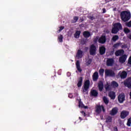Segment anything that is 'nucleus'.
<instances>
[{"label":"nucleus","instance_id":"5","mask_svg":"<svg viewBox=\"0 0 131 131\" xmlns=\"http://www.w3.org/2000/svg\"><path fill=\"white\" fill-rule=\"evenodd\" d=\"M105 76L106 77H115V73L112 70L106 69L105 70Z\"/></svg>","mask_w":131,"mask_h":131},{"label":"nucleus","instance_id":"45","mask_svg":"<svg viewBox=\"0 0 131 131\" xmlns=\"http://www.w3.org/2000/svg\"><path fill=\"white\" fill-rule=\"evenodd\" d=\"M114 52H115V50L113 49V50L111 51V55H113V54H114Z\"/></svg>","mask_w":131,"mask_h":131},{"label":"nucleus","instance_id":"38","mask_svg":"<svg viewBox=\"0 0 131 131\" xmlns=\"http://www.w3.org/2000/svg\"><path fill=\"white\" fill-rule=\"evenodd\" d=\"M86 43V39H82L81 40V45H85Z\"/></svg>","mask_w":131,"mask_h":131},{"label":"nucleus","instance_id":"4","mask_svg":"<svg viewBox=\"0 0 131 131\" xmlns=\"http://www.w3.org/2000/svg\"><path fill=\"white\" fill-rule=\"evenodd\" d=\"M89 53L91 56H96L97 55V47L95 45L92 44L90 46Z\"/></svg>","mask_w":131,"mask_h":131},{"label":"nucleus","instance_id":"54","mask_svg":"<svg viewBox=\"0 0 131 131\" xmlns=\"http://www.w3.org/2000/svg\"><path fill=\"white\" fill-rule=\"evenodd\" d=\"M129 96H130V99H131V92L129 93Z\"/></svg>","mask_w":131,"mask_h":131},{"label":"nucleus","instance_id":"10","mask_svg":"<svg viewBox=\"0 0 131 131\" xmlns=\"http://www.w3.org/2000/svg\"><path fill=\"white\" fill-rule=\"evenodd\" d=\"M114 62L115 61L113 58H107L106 60V66L108 67H111V66H113Z\"/></svg>","mask_w":131,"mask_h":131},{"label":"nucleus","instance_id":"29","mask_svg":"<svg viewBox=\"0 0 131 131\" xmlns=\"http://www.w3.org/2000/svg\"><path fill=\"white\" fill-rule=\"evenodd\" d=\"M78 16H74L73 18V20H72V23H76L78 21Z\"/></svg>","mask_w":131,"mask_h":131},{"label":"nucleus","instance_id":"53","mask_svg":"<svg viewBox=\"0 0 131 131\" xmlns=\"http://www.w3.org/2000/svg\"><path fill=\"white\" fill-rule=\"evenodd\" d=\"M105 3H106V4H107V3H109V1H107V0H105Z\"/></svg>","mask_w":131,"mask_h":131},{"label":"nucleus","instance_id":"20","mask_svg":"<svg viewBox=\"0 0 131 131\" xmlns=\"http://www.w3.org/2000/svg\"><path fill=\"white\" fill-rule=\"evenodd\" d=\"M103 89H104V84L102 81H100L98 83V90L100 92H102V91H103Z\"/></svg>","mask_w":131,"mask_h":131},{"label":"nucleus","instance_id":"23","mask_svg":"<svg viewBox=\"0 0 131 131\" xmlns=\"http://www.w3.org/2000/svg\"><path fill=\"white\" fill-rule=\"evenodd\" d=\"M82 51L78 50L77 54V57L78 59L82 58Z\"/></svg>","mask_w":131,"mask_h":131},{"label":"nucleus","instance_id":"42","mask_svg":"<svg viewBox=\"0 0 131 131\" xmlns=\"http://www.w3.org/2000/svg\"><path fill=\"white\" fill-rule=\"evenodd\" d=\"M89 19H90V20H95L96 18L94 16H90L89 17Z\"/></svg>","mask_w":131,"mask_h":131},{"label":"nucleus","instance_id":"11","mask_svg":"<svg viewBox=\"0 0 131 131\" xmlns=\"http://www.w3.org/2000/svg\"><path fill=\"white\" fill-rule=\"evenodd\" d=\"M129 114V112L126 111H123L121 112L120 114V117L122 119H124L125 117L127 116H128V115Z\"/></svg>","mask_w":131,"mask_h":131},{"label":"nucleus","instance_id":"2","mask_svg":"<svg viewBox=\"0 0 131 131\" xmlns=\"http://www.w3.org/2000/svg\"><path fill=\"white\" fill-rule=\"evenodd\" d=\"M119 30H122V26L121 23H116L114 24V27L112 29V33L116 34Z\"/></svg>","mask_w":131,"mask_h":131},{"label":"nucleus","instance_id":"36","mask_svg":"<svg viewBox=\"0 0 131 131\" xmlns=\"http://www.w3.org/2000/svg\"><path fill=\"white\" fill-rule=\"evenodd\" d=\"M111 121H112V118L110 116H108L106 119V122H111Z\"/></svg>","mask_w":131,"mask_h":131},{"label":"nucleus","instance_id":"15","mask_svg":"<svg viewBox=\"0 0 131 131\" xmlns=\"http://www.w3.org/2000/svg\"><path fill=\"white\" fill-rule=\"evenodd\" d=\"M93 81H97L99 79V73L95 72L92 76Z\"/></svg>","mask_w":131,"mask_h":131},{"label":"nucleus","instance_id":"33","mask_svg":"<svg viewBox=\"0 0 131 131\" xmlns=\"http://www.w3.org/2000/svg\"><path fill=\"white\" fill-rule=\"evenodd\" d=\"M84 105V104H83V103H82V102H81V101L80 100V101H79V105H78L79 107V108H83Z\"/></svg>","mask_w":131,"mask_h":131},{"label":"nucleus","instance_id":"47","mask_svg":"<svg viewBox=\"0 0 131 131\" xmlns=\"http://www.w3.org/2000/svg\"><path fill=\"white\" fill-rule=\"evenodd\" d=\"M127 37L128 38H129V39H130L131 40V34H129L127 36Z\"/></svg>","mask_w":131,"mask_h":131},{"label":"nucleus","instance_id":"43","mask_svg":"<svg viewBox=\"0 0 131 131\" xmlns=\"http://www.w3.org/2000/svg\"><path fill=\"white\" fill-rule=\"evenodd\" d=\"M63 29H64V27L61 26L60 27H59V30L58 31L59 32H61V31H62Z\"/></svg>","mask_w":131,"mask_h":131},{"label":"nucleus","instance_id":"3","mask_svg":"<svg viewBox=\"0 0 131 131\" xmlns=\"http://www.w3.org/2000/svg\"><path fill=\"white\" fill-rule=\"evenodd\" d=\"M91 82L90 80H86L84 83V87L82 88V93L84 95H89V89H90V85Z\"/></svg>","mask_w":131,"mask_h":131},{"label":"nucleus","instance_id":"6","mask_svg":"<svg viewBox=\"0 0 131 131\" xmlns=\"http://www.w3.org/2000/svg\"><path fill=\"white\" fill-rule=\"evenodd\" d=\"M118 101L120 104H122L125 101V95L124 93H121L118 97Z\"/></svg>","mask_w":131,"mask_h":131},{"label":"nucleus","instance_id":"26","mask_svg":"<svg viewBox=\"0 0 131 131\" xmlns=\"http://www.w3.org/2000/svg\"><path fill=\"white\" fill-rule=\"evenodd\" d=\"M119 38V36H118V35H115L113 36L112 38V40H113V41H114V42H115V41H116L117 40H118Z\"/></svg>","mask_w":131,"mask_h":131},{"label":"nucleus","instance_id":"25","mask_svg":"<svg viewBox=\"0 0 131 131\" xmlns=\"http://www.w3.org/2000/svg\"><path fill=\"white\" fill-rule=\"evenodd\" d=\"M80 31H76L75 33L74 34V37H75V38H79L80 35Z\"/></svg>","mask_w":131,"mask_h":131},{"label":"nucleus","instance_id":"31","mask_svg":"<svg viewBox=\"0 0 131 131\" xmlns=\"http://www.w3.org/2000/svg\"><path fill=\"white\" fill-rule=\"evenodd\" d=\"M58 39L59 42H63V35H60V36H58Z\"/></svg>","mask_w":131,"mask_h":131},{"label":"nucleus","instance_id":"9","mask_svg":"<svg viewBox=\"0 0 131 131\" xmlns=\"http://www.w3.org/2000/svg\"><path fill=\"white\" fill-rule=\"evenodd\" d=\"M106 36L102 35L101 37L98 39L99 43H101L102 45H104V43H106Z\"/></svg>","mask_w":131,"mask_h":131},{"label":"nucleus","instance_id":"46","mask_svg":"<svg viewBox=\"0 0 131 131\" xmlns=\"http://www.w3.org/2000/svg\"><path fill=\"white\" fill-rule=\"evenodd\" d=\"M102 11H103V14H105V13H106V9H105V8H103L102 9Z\"/></svg>","mask_w":131,"mask_h":131},{"label":"nucleus","instance_id":"22","mask_svg":"<svg viewBox=\"0 0 131 131\" xmlns=\"http://www.w3.org/2000/svg\"><path fill=\"white\" fill-rule=\"evenodd\" d=\"M83 35L85 38H89L91 36V33L89 31H84L83 33Z\"/></svg>","mask_w":131,"mask_h":131},{"label":"nucleus","instance_id":"1","mask_svg":"<svg viewBox=\"0 0 131 131\" xmlns=\"http://www.w3.org/2000/svg\"><path fill=\"white\" fill-rule=\"evenodd\" d=\"M120 17L122 21L123 22H127L131 17L130 12L127 11H124L121 12Z\"/></svg>","mask_w":131,"mask_h":131},{"label":"nucleus","instance_id":"49","mask_svg":"<svg viewBox=\"0 0 131 131\" xmlns=\"http://www.w3.org/2000/svg\"><path fill=\"white\" fill-rule=\"evenodd\" d=\"M105 90L109 91V86H107L106 87H105Z\"/></svg>","mask_w":131,"mask_h":131},{"label":"nucleus","instance_id":"12","mask_svg":"<svg viewBox=\"0 0 131 131\" xmlns=\"http://www.w3.org/2000/svg\"><path fill=\"white\" fill-rule=\"evenodd\" d=\"M124 54V50L123 49H120L116 51L115 53V55L116 57H118L119 56H122Z\"/></svg>","mask_w":131,"mask_h":131},{"label":"nucleus","instance_id":"30","mask_svg":"<svg viewBox=\"0 0 131 131\" xmlns=\"http://www.w3.org/2000/svg\"><path fill=\"white\" fill-rule=\"evenodd\" d=\"M104 69H100L99 70V74L100 76H104Z\"/></svg>","mask_w":131,"mask_h":131},{"label":"nucleus","instance_id":"28","mask_svg":"<svg viewBox=\"0 0 131 131\" xmlns=\"http://www.w3.org/2000/svg\"><path fill=\"white\" fill-rule=\"evenodd\" d=\"M121 45H122V43L121 42H117L114 44L113 47L114 49H117L118 47H119V46H121Z\"/></svg>","mask_w":131,"mask_h":131},{"label":"nucleus","instance_id":"52","mask_svg":"<svg viewBox=\"0 0 131 131\" xmlns=\"http://www.w3.org/2000/svg\"><path fill=\"white\" fill-rule=\"evenodd\" d=\"M79 119H80V120H82V118H81L80 117H79Z\"/></svg>","mask_w":131,"mask_h":131},{"label":"nucleus","instance_id":"34","mask_svg":"<svg viewBox=\"0 0 131 131\" xmlns=\"http://www.w3.org/2000/svg\"><path fill=\"white\" fill-rule=\"evenodd\" d=\"M112 85H113V86H116V88H117V86H118V83H117V82L115 81H113L112 82Z\"/></svg>","mask_w":131,"mask_h":131},{"label":"nucleus","instance_id":"39","mask_svg":"<svg viewBox=\"0 0 131 131\" xmlns=\"http://www.w3.org/2000/svg\"><path fill=\"white\" fill-rule=\"evenodd\" d=\"M92 63V59H89L88 60V61H86V65L87 66H89V65H91V63Z\"/></svg>","mask_w":131,"mask_h":131},{"label":"nucleus","instance_id":"40","mask_svg":"<svg viewBox=\"0 0 131 131\" xmlns=\"http://www.w3.org/2000/svg\"><path fill=\"white\" fill-rule=\"evenodd\" d=\"M125 25L126 26H127V27H131V20L129 22L126 23Z\"/></svg>","mask_w":131,"mask_h":131},{"label":"nucleus","instance_id":"48","mask_svg":"<svg viewBox=\"0 0 131 131\" xmlns=\"http://www.w3.org/2000/svg\"><path fill=\"white\" fill-rule=\"evenodd\" d=\"M114 131H118V129L117 128V127H115L114 128Z\"/></svg>","mask_w":131,"mask_h":131},{"label":"nucleus","instance_id":"7","mask_svg":"<svg viewBox=\"0 0 131 131\" xmlns=\"http://www.w3.org/2000/svg\"><path fill=\"white\" fill-rule=\"evenodd\" d=\"M102 110L103 112H105L106 110H105V108L104 107V106L103 105H98L96 106V113H101L102 112Z\"/></svg>","mask_w":131,"mask_h":131},{"label":"nucleus","instance_id":"24","mask_svg":"<svg viewBox=\"0 0 131 131\" xmlns=\"http://www.w3.org/2000/svg\"><path fill=\"white\" fill-rule=\"evenodd\" d=\"M81 85H82V77H80L79 78V80L78 81V83H77L78 88H80Z\"/></svg>","mask_w":131,"mask_h":131},{"label":"nucleus","instance_id":"44","mask_svg":"<svg viewBox=\"0 0 131 131\" xmlns=\"http://www.w3.org/2000/svg\"><path fill=\"white\" fill-rule=\"evenodd\" d=\"M69 98H70V99H72V98H73V95L71 93H70L69 94Z\"/></svg>","mask_w":131,"mask_h":131},{"label":"nucleus","instance_id":"37","mask_svg":"<svg viewBox=\"0 0 131 131\" xmlns=\"http://www.w3.org/2000/svg\"><path fill=\"white\" fill-rule=\"evenodd\" d=\"M93 41L95 43H97L99 41V37L96 36L93 40Z\"/></svg>","mask_w":131,"mask_h":131},{"label":"nucleus","instance_id":"8","mask_svg":"<svg viewBox=\"0 0 131 131\" xmlns=\"http://www.w3.org/2000/svg\"><path fill=\"white\" fill-rule=\"evenodd\" d=\"M124 85L128 88V89H131V78H128L125 81H124Z\"/></svg>","mask_w":131,"mask_h":131},{"label":"nucleus","instance_id":"14","mask_svg":"<svg viewBox=\"0 0 131 131\" xmlns=\"http://www.w3.org/2000/svg\"><path fill=\"white\" fill-rule=\"evenodd\" d=\"M127 56L125 54L123 55L119 58V61L120 63H124L126 61Z\"/></svg>","mask_w":131,"mask_h":131},{"label":"nucleus","instance_id":"51","mask_svg":"<svg viewBox=\"0 0 131 131\" xmlns=\"http://www.w3.org/2000/svg\"><path fill=\"white\" fill-rule=\"evenodd\" d=\"M67 75H68V76H70V75H71L70 73V72H68L67 73Z\"/></svg>","mask_w":131,"mask_h":131},{"label":"nucleus","instance_id":"19","mask_svg":"<svg viewBox=\"0 0 131 131\" xmlns=\"http://www.w3.org/2000/svg\"><path fill=\"white\" fill-rule=\"evenodd\" d=\"M76 69L79 72H81L82 70L80 68V63L79 62V60H77L76 62Z\"/></svg>","mask_w":131,"mask_h":131},{"label":"nucleus","instance_id":"13","mask_svg":"<svg viewBox=\"0 0 131 131\" xmlns=\"http://www.w3.org/2000/svg\"><path fill=\"white\" fill-rule=\"evenodd\" d=\"M118 113V108L117 107H114L110 111V114L112 116H114V115H116Z\"/></svg>","mask_w":131,"mask_h":131},{"label":"nucleus","instance_id":"27","mask_svg":"<svg viewBox=\"0 0 131 131\" xmlns=\"http://www.w3.org/2000/svg\"><path fill=\"white\" fill-rule=\"evenodd\" d=\"M103 101L106 105H108V104H109V100L105 96L103 97Z\"/></svg>","mask_w":131,"mask_h":131},{"label":"nucleus","instance_id":"32","mask_svg":"<svg viewBox=\"0 0 131 131\" xmlns=\"http://www.w3.org/2000/svg\"><path fill=\"white\" fill-rule=\"evenodd\" d=\"M124 32L125 33V34H127V33H129V32H130V30L127 28H125L124 29Z\"/></svg>","mask_w":131,"mask_h":131},{"label":"nucleus","instance_id":"50","mask_svg":"<svg viewBox=\"0 0 131 131\" xmlns=\"http://www.w3.org/2000/svg\"><path fill=\"white\" fill-rule=\"evenodd\" d=\"M83 108H84V109H88V106H84V105Z\"/></svg>","mask_w":131,"mask_h":131},{"label":"nucleus","instance_id":"18","mask_svg":"<svg viewBox=\"0 0 131 131\" xmlns=\"http://www.w3.org/2000/svg\"><path fill=\"white\" fill-rule=\"evenodd\" d=\"M98 93L96 90H91L90 92L91 97H98Z\"/></svg>","mask_w":131,"mask_h":131},{"label":"nucleus","instance_id":"16","mask_svg":"<svg viewBox=\"0 0 131 131\" xmlns=\"http://www.w3.org/2000/svg\"><path fill=\"white\" fill-rule=\"evenodd\" d=\"M108 97H110L112 100H115L116 95H115V93L114 92L111 91L108 93Z\"/></svg>","mask_w":131,"mask_h":131},{"label":"nucleus","instance_id":"21","mask_svg":"<svg viewBox=\"0 0 131 131\" xmlns=\"http://www.w3.org/2000/svg\"><path fill=\"white\" fill-rule=\"evenodd\" d=\"M120 76L122 79L126 78V76H127V73L124 71L120 74Z\"/></svg>","mask_w":131,"mask_h":131},{"label":"nucleus","instance_id":"35","mask_svg":"<svg viewBox=\"0 0 131 131\" xmlns=\"http://www.w3.org/2000/svg\"><path fill=\"white\" fill-rule=\"evenodd\" d=\"M127 126H130L131 125V117H130L129 119H127Z\"/></svg>","mask_w":131,"mask_h":131},{"label":"nucleus","instance_id":"41","mask_svg":"<svg viewBox=\"0 0 131 131\" xmlns=\"http://www.w3.org/2000/svg\"><path fill=\"white\" fill-rule=\"evenodd\" d=\"M121 49H127V45L124 44L121 46Z\"/></svg>","mask_w":131,"mask_h":131},{"label":"nucleus","instance_id":"17","mask_svg":"<svg viewBox=\"0 0 131 131\" xmlns=\"http://www.w3.org/2000/svg\"><path fill=\"white\" fill-rule=\"evenodd\" d=\"M106 53V48L104 46H101L99 48V54L100 55H104Z\"/></svg>","mask_w":131,"mask_h":131}]
</instances>
